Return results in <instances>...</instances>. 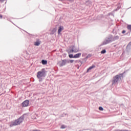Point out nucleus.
Returning <instances> with one entry per match:
<instances>
[{
    "label": "nucleus",
    "mask_w": 131,
    "mask_h": 131,
    "mask_svg": "<svg viewBox=\"0 0 131 131\" xmlns=\"http://www.w3.org/2000/svg\"><path fill=\"white\" fill-rule=\"evenodd\" d=\"M69 63V60L67 59L61 60V61H59L58 62V65L59 67H63V66H65L66 64H68Z\"/></svg>",
    "instance_id": "20e7f679"
},
{
    "label": "nucleus",
    "mask_w": 131,
    "mask_h": 131,
    "mask_svg": "<svg viewBox=\"0 0 131 131\" xmlns=\"http://www.w3.org/2000/svg\"><path fill=\"white\" fill-rule=\"evenodd\" d=\"M70 63H73V62H74V60H70Z\"/></svg>",
    "instance_id": "6ab92c4d"
},
{
    "label": "nucleus",
    "mask_w": 131,
    "mask_h": 131,
    "mask_svg": "<svg viewBox=\"0 0 131 131\" xmlns=\"http://www.w3.org/2000/svg\"><path fill=\"white\" fill-rule=\"evenodd\" d=\"M69 58L72 59V58H74V56H73V54H69Z\"/></svg>",
    "instance_id": "f8f14e48"
},
{
    "label": "nucleus",
    "mask_w": 131,
    "mask_h": 131,
    "mask_svg": "<svg viewBox=\"0 0 131 131\" xmlns=\"http://www.w3.org/2000/svg\"><path fill=\"white\" fill-rule=\"evenodd\" d=\"M0 19H3V15H0Z\"/></svg>",
    "instance_id": "412c9836"
},
{
    "label": "nucleus",
    "mask_w": 131,
    "mask_h": 131,
    "mask_svg": "<svg viewBox=\"0 0 131 131\" xmlns=\"http://www.w3.org/2000/svg\"><path fill=\"white\" fill-rule=\"evenodd\" d=\"M127 28L128 30L131 31V25H128Z\"/></svg>",
    "instance_id": "ddd939ff"
},
{
    "label": "nucleus",
    "mask_w": 131,
    "mask_h": 131,
    "mask_svg": "<svg viewBox=\"0 0 131 131\" xmlns=\"http://www.w3.org/2000/svg\"><path fill=\"white\" fill-rule=\"evenodd\" d=\"M123 34H124L125 33V31L123 30L122 32Z\"/></svg>",
    "instance_id": "4be33fe9"
},
{
    "label": "nucleus",
    "mask_w": 131,
    "mask_h": 131,
    "mask_svg": "<svg viewBox=\"0 0 131 131\" xmlns=\"http://www.w3.org/2000/svg\"><path fill=\"white\" fill-rule=\"evenodd\" d=\"M62 30H64V27L63 26H60L58 28V34H60V33H61V32H62Z\"/></svg>",
    "instance_id": "6e6552de"
},
{
    "label": "nucleus",
    "mask_w": 131,
    "mask_h": 131,
    "mask_svg": "<svg viewBox=\"0 0 131 131\" xmlns=\"http://www.w3.org/2000/svg\"><path fill=\"white\" fill-rule=\"evenodd\" d=\"M99 110L101 111H103L104 110V108L103 107H102V106H100L99 107Z\"/></svg>",
    "instance_id": "dca6fc26"
},
{
    "label": "nucleus",
    "mask_w": 131,
    "mask_h": 131,
    "mask_svg": "<svg viewBox=\"0 0 131 131\" xmlns=\"http://www.w3.org/2000/svg\"><path fill=\"white\" fill-rule=\"evenodd\" d=\"M40 42H41L40 40L38 39H37L36 41L35 42H34V46L38 47V46H39L40 45Z\"/></svg>",
    "instance_id": "0eeeda50"
},
{
    "label": "nucleus",
    "mask_w": 131,
    "mask_h": 131,
    "mask_svg": "<svg viewBox=\"0 0 131 131\" xmlns=\"http://www.w3.org/2000/svg\"><path fill=\"white\" fill-rule=\"evenodd\" d=\"M106 53L105 50H102V51L101 52V54H104V53Z\"/></svg>",
    "instance_id": "f3484780"
},
{
    "label": "nucleus",
    "mask_w": 131,
    "mask_h": 131,
    "mask_svg": "<svg viewBox=\"0 0 131 131\" xmlns=\"http://www.w3.org/2000/svg\"><path fill=\"white\" fill-rule=\"evenodd\" d=\"M119 37L118 36H116L114 37V39L116 40L119 39Z\"/></svg>",
    "instance_id": "a211bd4d"
},
{
    "label": "nucleus",
    "mask_w": 131,
    "mask_h": 131,
    "mask_svg": "<svg viewBox=\"0 0 131 131\" xmlns=\"http://www.w3.org/2000/svg\"><path fill=\"white\" fill-rule=\"evenodd\" d=\"M111 40H110V38H108V40H106V42L105 44L109 43Z\"/></svg>",
    "instance_id": "2eb2a0df"
},
{
    "label": "nucleus",
    "mask_w": 131,
    "mask_h": 131,
    "mask_svg": "<svg viewBox=\"0 0 131 131\" xmlns=\"http://www.w3.org/2000/svg\"><path fill=\"white\" fill-rule=\"evenodd\" d=\"M21 106L22 107H28V106H29V100H25L24 102H22Z\"/></svg>",
    "instance_id": "423d86ee"
},
{
    "label": "nucleus",
    "mask_w": 131,
    "mask_h": 131,
    "mask_svg": "<svg viewBox=\"0 0 131 131\" xmlns=\"http://www.w3.org/2000/svg\"><path fill=\"white\" fill-rule=\"evenodd\" d=\"M95 66H91L89 68L87 69V72H89L90 70H92L93 68H95Z\"/></svg>",
    "instance_id": "9d476101"
},
{
    "label": "nucleus",
    "mask_w": 131,
    "mask_h": 131,
    "mask_svg": "<svg viewBox=\"0 0 131 131\" xmlns=\"http://www.w3.org/2000/svg\"><path fill=\"white\" fill-rule=\"evenodd\" d=\"M0 75H1V73H0Z\"/></svg>",
    "instance_id": "5701e85b"
},
{
    "label": "nucleus",
    "mask_w": 131,
    "mask_h": 131,
    "mask_svg": "<svg viewBox=\"0 0 131 131\" xmlns=\"http://www.w3.org/2000/svg\"><path fill=\"white\" fill-rule=\"evenodd\" d=\"M26 114H24L21 115L19 118L15 120L14 121L11 122L9 125L10 127H13V126H17V125H20L22 122H23V120H24L25 116Z\"/></svg>",
    "instance_id": "f257e3e1"
},
{
    "label": "nucleus",
    "mask_w": 131,
    "mask_h": 131,
    "mask_svg": "<svg viewBox=\"0 0 131 131\" xmlns=\"http://www.w3.org/2000/svg\"><path fill=\"white\" fill-rule=\"evenodd\" d=\"M60 128H62V129L66 128V126H65V125H62L60 127Z\"/></svg>",
    "instance_id": "4468645a"
},
{
    "label": "nucleus",
    "mask_w": 131,
    "mask_h": 131,
    "mask_svg": "<svg viewBox=\"0 0 131 131\" xmlns=\"http://www.w3.org/2000/svg\"><path fill=\"white\" fill-rule=\"evenodd\" d=\"M77 52H79V49H78L77 48H76L75 46H72L71 47V49L68 52V53L69 54H71L73 52L77 53Z\"/></svg>",
    "instance_id": "39448f33"
},
{
    "label": "nucleus",
    "mask_w": 131,
    "mask_h": 131,
    "mask_svg": "<svg viewBox=\"0 0 131 131\" xmlns=\"http://www.w3.org/2000/svg\"><path fill=\"white\" fill-rule=\"evenodd\" d=\"M41 63L43 65H46L48 63V61L45 60H41Z\"/></svg>",
    "instance_id": "9b49d317"
},
{
    "label": "nucleus",
    "mask_w": 131,
    "mask_h": 131,
    "mask_svg": "<svg viewBox=\"0 0 131 131\" xmlns=\"http://www.w3.org/2000/svg\"><path fill=\"white\" fill-rule=\"evenodd\" d=\"M46 69H42L40 71L37 72V77L40 82L42 81V77H46Z\"/></svg>",
    "instance_id": "f03ea898"
},
{
    "label": "nucleus",
    "mask_w": 131,
    "mask_h": 131,
    "mask_svg": "<svg viewBox=\"0 0 131 131\" xmlns=\"http://www.w3.org/2000/svg\"><path fill=\"white\" fill-rule=\"evenodd\" d=\"M80 56H81V53H80L76 54L75 55H74V58L76 59L77 58H79Z\"/></svg>",
    "instance_id": "1a4fd4ad"
},
{
    "label": "nucleus",
    "mask_w": 131,
    "mask_h": 131,
    "mask_svg": "<svg viewBox=\"0 0 131 131\" xmlns=\"http://www.w3.org/2000/svg\"><path fill=\"white\" fill-rule=\"evenodd\" d=\"M0 2L1 3H4V2H5V0H0Z\"/></svg>",
    "instance_id": "aec40b11"
},
{
    "label": "nucleus",
    "mask_w": 131,
    "mask_h": 131,
    "mask_svg": "<svg viewBox=\"0 0 131 131\" xmlns=\"http://www.w3.org/2000/svg\"><path fill=\"white\" fill-rule=\"evenodd\" d=\"M122 77L123 74H119L118 75H116L113 77V80H112V84H114L117 83Z\"/></svg>",
    "instance_id": "7ed1b4c3"
}]
</instances>
